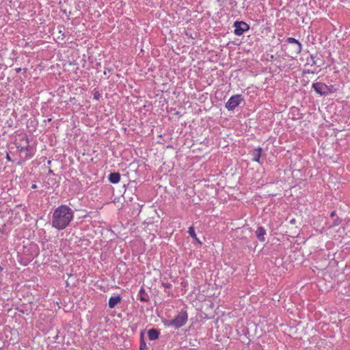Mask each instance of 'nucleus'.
<instances>
[{"label":"nucleus","instance_id":"1","mask_svg":"<svg viewBox=\"0 0 350 350\" xmlns=\"http://www.w3.org/2000/svg\"><path fill=\"white\" fill-rule=\"evenodd\" d=\"M74 217V211L68 205H60L53 213L51 226L59 230L67 228Z\"/></svg>","mask_w":350,"mask_h":350},{"label":"nucleus","instance_id":"2","mask_svg":"<svg viewBox=\"0 0 350 350\" xmlns=\"http://www.w3.org/2000/svg\"><path fill=\"white\" fill-rule=\"evenodd\" d=\"M14 144L18 149V150L21 152H25V158L29 159L33 157V154L30 152L29 150V142L27 135L25 133H21L19 134H16V138L14 140Z\"/></svg>","mask_w":350,"mask_h":350},{"label":"nucleus","instance_id":"3","mask_svg":"<svg viewBox=\"0 0 350 350\" xmlns=\"http://www.w3.org/2000/svg\"><path fill=\"white\" fill-rule=\"evenodd\" d=\"M187 318L188 316L187 312L185 310H181L167 323V325L174 327L175 328H180L186 324Z\"/></svg>","mask_w":350,"mask_h":350},{"label":"nucleus","instance_id":"4","mask_svg":"<svg viewBox=\"0 0 350 350\" xmlns=\"http://www.w3.org/2000/svg\"><path fill=\"white\" fill-rule=\"evenodd\" d=\"M312 88L317 94L321 96L328 95L336 91V90L334 88L333 85L328 86L325 83L321 82L314 83L312 84Z\"/></svg>","mask_w":350,"mask_h":350},{"label":"nucleus","instance_id":"5","mask_svg":"<svg viewBox=\"0 0 350 350\" xmlns=\"http://www.w3.org/2000/svg\"><path fill=\"white\" fill-rule=\"evenodd\" d=\"M233 26L234 27V33L238 36L243 35L244 32L250 29L249 25L244 21H235Z\"/></svg>","mask_w":350,"mask_h":350},{"label":"nucleus","instance_id":"6","mask_svg":"<svg viewBox=\"0 0 350 350\" xmlns=\"http://www.w3.org/2000/svg\"><path fill=\"white\" fill-rule=\"evenodd\" d=\"M243 98L241 95L237 94L231 96L229 100L226 103V107L228 110H233L235 107H237L242 101Z\"/></svg>","mask_w":350,"mask_h":350},{"label":"nucleus","instance_id":"7","mask_svg":"<svg viewBox=\"0 0 350 350\" xmlns=\"http://www.w3.org/2000/svg\"><path fill=\"white\" fill-rule=\"evenodd\" d=\"M286 42L288 43L295 44V46L294 49L295 53L296 54L300 53V52L301 51V44L297 40L293 38H288L286 39Z\"/></svg>","mask_w":350,"mask_h":350},{"label":"nucleus","instance_id":"8","mask_svg":"<svg viewBox=\"0 0 350 350\" xmlns=\"http://www.w3.org/2000/svg\"><path fill=\"white\" fill-rule=\"evenodd\" d=\"M265 234H266V230L262 226L258 227L257 228V230H256V235L258 239L260 242H265Z\"/></svg>","mask_w":350,"mask_h":350},{"label":"nucleus","instance_id":"9","mask_svg":"<svg viewBox=\"0 0 350 350\" xmlns=\"http://www.w3.org/2000/svg\"><path fill=\"white\" fill-rule=\"evenodd\" d=\"M262 152V148L258 147V148L254 149L252 153V161H255V162L260 163V159Z\"/></svg>","mask_w":350,"mask_h":350},{"label":"nucleus","instance_id":"10","mask_svg":"<svg viewBox=\"0 0 350 350\" xmlns=\"http://www.w3.org/2000/svg\"><path fill=\"white\" fill-rule=\"evenodd\" d=\"M122 300L120 295L115 297H111L109 299L108 306L109 308H113L117 304H118Z\"/></svg>","mask_w":350,"mask_h":350},{"label":"nucleus","instance_id":"11","mask_svg":"<svg viewBox=\"0 0 350 350\" xmlns=\"http://www.w3.org/2000/svg\"><path fill=\"white\" fill-rule=\"evenodd\" d=\"M108 178L110 183L117 184L120 180V174L118 172L111 173Z\"/></svg>","mask_w":350,"mask_h":350},{"label":"nucleus","instance_id":"12","mask_svg":"<svg viewBox=\"0 0 350 350\" xmlns=\"http://www.w3.org/2000/svg\"><path fill=\"white\" fill-rule=\"evenodd\" d=\"M148 336L150 340H154L159 338V332L156 329H151L148 331Z\"/></svg>","mask_w":350,"mask_h":350},{"label":"nucleus","instance_id":"13","mask_svg":"<svg viewBox=\"0 0 350 350\" xmlns=\"http://www.w3.org/2000/svg\"><path fill=\"white\" fill-rule=\"evenodd\" d=\"M188 233L193 239H196L198 241V243H199L200 244H202V242L197 237V235L195 232V230H194V228L193 226H191L189 228Z\"/></svg>","mask_w":350,"mask_h":350},{"label":"nucleus","instance_id":"14","mask_svg":"<svg viewBox=\"0 0 350 350\" xmlns=\"http://www.w3.org/2000/svg\"><path fill=\"white\" fill-rule=\"evenodd\" d=\"M99 96H100L98 92H96L94 95V98L96 99V100H98Z\"/></svg>","mask_w":350,"mask_h":350},{"label":"nucleus","instance_id":"15","mask_svg":"<svg viewBox=\"0 0 350 350\" xmlns=\"http://www.w3.org/2000/svg\"><path fill=\"white\" fill-rule=\"evenodd\" d=\"M339 223H340V221H339L338 219H336V220H335V221H334V225H335V226H336V225H338V224H339Z\"/></svg>","mask_w":350,"mask_h":350},{"label":"nucleus","instance_id":"16","mask_svg":"<svg viewBox=\"0 0 350 350\" xmlns=\"http://www.w3.org/2000/svg\"><path fill=\"white\" fill-rule=\"evenodd\" d=\"M290 223L292 224H295V219H293L290 221Z\"/></svg>","mask_w":350,"mask_h":350},{"label":"nucleus","instance_id":"17","mask_svg":"<svg viewBox=\"0 0 350 350\" xmlns=\"http://www.w3.org/2000/svg\"><path fill=\"white\" fill-rule=\"evenodd\" d=\"M31 188L32 189H36L37 188V185L36 184H33V185H32Z\"/></svg>","mask_w":350,"mask_h":350},{"label":"nucleus","instance_id":"18","mask_svg":"<svg viewBox=\"0 0 350 350\" xmlns=\"http://www.w3.org/2000/svg\"><path fill=\"white\" fill-rule=\"evenodd\" d=\"M145 346H146L145 343L141 344L140 349H143V347H144Z\"/></svg>","mask_w":350,"mask_h":350},{"label":"nucleus","instance_id":"19","mask_svg":"<svg viewBox=\"0 0 350 350\" xmlns=\"http://www.w3.org/2000/svg\"><path fill=\"white\" fill-rule=\"evenodd\" d=\"M21 68H18L16 69V72H21Z\"/></svg>","mask_w":350,"mask_h":350},{"label":"nucleus","instance_id":"20","mask_svg":"<svg viewBox=\"0 0 350 350\" xmlns=\"http://www.w3.org/2000/svg\"><path fill=\"white\" fill-rule=\"evenodd\" d=\"M334 215H335V212L334 211L332 212L330 216L334 217Z\"/></svg>","mask_w":350,"mask_h":350},{"label":"nucleus","instance_id":"21","mask_svg":"<svg viewBox=\"0 0 350 350\" xmlns=\"http://www.w3.org/2000/svg\"><path fill=\"white\" fill-rule=\"evenodd\" d=\"M7 159H8V160H10V158L9 154H7Z\"/></svg>","mask_w":350,"mask_h":350}]
</instances>
